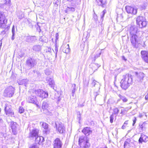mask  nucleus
<instances>
[{
    "label": "nucleus",
    "instance_id": "obj_1",
    "mask_svg": "<svg viewBox=\"0 0 148 148\" xmlns=\"http://www.w3.org/2000/svg\"><path fill=\"white\" fill-rule=\"evenodd\" d=\"M132 82V77L131 75L127 74L123 76V78L121 80V86L124 90H126Z\"/></svg>",
    "mask_w": 148,
    "mask_h": 148
},
{
    "label": "nucleus",
    "instance_id": "obj_2",
    "mask_svg": "<svg viewBox=\"0 0 148 148\" xmlns=\"http://www.w3.org/2000/svg\"><path fill=\"white\" fill-rule=\"evenodd\" d=\"M79 145L81 148H88L90 144L86 136H82L79 138Z\"/></svg>",
    "mask_w": 148,
    "mask_h": 148
},
{
    "label": "nucleus",
    "instance_id": "obj_3",
    "mask_svg": "<svg viewBox=\"0 0 148 148\" xmlns=\"http://www.w3.org/2000/svg\"><path fill=\"white\" fill-rule=\"evenodd\" d=\"M47 75L48 74V77H47V81H48L49 86L53 88L54 90L56 91V87H55V84L53 79V76L52 72L51 71H49L47 70Z\"/></svg>",
    "mask_w": 148,
    "mask_h": 148
},
{
    "label": "nucleus",
    "instance_id": "obj_4",
    "mask_svg": "<svg viewBox=\"0 0 148 148\" xmlns=\"http://www.w3.org/2000/svg\"><path fill=\"white\" fill-rule=\"evenodd\" d=\"M14 88L12 86L7 87L4 90L3 95L6 97H11L14 94Z\"/></svg>",
    "mask_w": 148,
    "mask_h": 148
},
{
    "label": "nucleus",
    "instance_id": "obj_5",
    "mask_svg": "<svg viewBox=\"0 0 148 148\" xmlns=\"http://www.w3.org/2000/svg\"><path fill=\"white\" fill-rule=\"evenodd\" d=\"M5 113L7 116H14V112L12 109V106L8 103H6L5 106Z\"/></svg>",
    "mask_w": 148,
    "mask_h": 148
},
{
    "label": "nucleus",
    "instance_id": "obj_6",
    "mask_svg": "<svg viewBox=\"0 0 148 148\" xmlns=\"http://www.w3.org/2000/svg\"><path fill=\"white\" fill-rule=\"evenodd\" d=\"M145 20V18L142 16H139L137 18L136 23L140 28H142L146 26L147 23Z\"/></svg>",
    "mask_w": 148,
    "mask_h": 148
},
{
    "label": "nucleus",
    "instance_id": "obj_7",
    "mask_svg": "<svg viewBox=\"0 0 148 148\" xmlns=\"http://www.w3.org/2000/svg\"><path fill=\"white\" fill-rule=\"evenodd\" d=\"M55 124L56 126V130L60 134H63L65 131V128L64 125L61 122H56Z\"/></svg>",
    "mask_w": 148,
    "mask_h": 148
},
{
    "label": "nucleus",
    "instance_id": "obj_8",
    "mask_svg": "<svg viewBox=\"0 0 148 148\" xmlns=\"http://www.w3.org/2000/svg\"><path fill=\"white\" fill-rule=\"evenodd\" d=\"M134 141L132 139L130 138L127 139L125 141L124 145V148H130L133 147L136 148V147L134 144Z\"/></svg>",
    "mask_w": 148,
    "mask_h": 148
},
{
    "label": "nucleus",
    "instance_id": "obj_9",
    "mask_svg": "<svg viewBox=\"0 0 148 148\" xmlns=\"http://www.w3.org/2000/svg\"><path fill=\"white\" fill-rule=\"evenodd\" d=\"M125 9L128 13L131 14L133 15L136 14L137 11V9L132 7L130 6L125 7Z\"/></svg>",
    "mask_w": 148,
    "mask_h": 148
},
{
    "label": "nucleus",
    "instance_id": "obj_10",
    "mask_svg": "<svg viewBox=\"0 0 148 148\" xmlns=\"http://www.w3.org/2000/svg\"><path fill=\"white\" fill-rule=\"evenodd\" d=\"M62 143L60 139L57 138L53 142V148H61Z\"/></svg>",
    "mask_w": 148,
    "mask_h": 148
},
{
    "label": "nucleus",
    "instance_id": "obj_11",
    "mask_svg": "<svg viewBox=\"0 0 148 148\" xmlns=\"http://www.w3.org/2000/svg\"><path fill=\"white\" fill-rule=\"evenodd\" d=\"M35 94L38 96L42 98H45L46 97V92L44 91L43 90L39 89L35 91Z\"/></svg>",
    "mask_w": 148,
    "mask_h": 148
},
{
    "label": "nucleus",
    "instance_id": "obj_12",
    "mask_svg": "<svg viewBox=\"0 0 148 148\" xmlns=\"http://www.w3.org/2000/svg\"><path fill=\"white\" fill-rule=\"evenodd\" d=\"M38 130L37 129H33L30 131L29 137L32 138L36 137L38 135Z\"/></svg>",
    "mask_w": 148,
    "mask_h": 148
},
{
    "label": "nucleus",
    "instance_id": "obj_13",
    "mask_svg": "<svg viewBox=\"0 0 148 148\" xmlns=\"http://www.w3.org/2000/svg\"><path fill=\"white\" fill-rule=\"evenodd\" d=\"M131 37L133 36H137L136 34L137 31V28L135 26L131 27L129 30Z\"/></svg>",
    "mask_w": 148,
    "mask_h": 148
},
{
    "label": "nucleus",
    "instance_id": "obj_14",
    "mask_svg": "<svg viewBox=\"0 0 148 148\" xmlns=\"http://www.w3.org/2000/svg\"><path fill=\"white\" fill-rule=\"evenodd\" d=\"M27 101L28 103L36 104L37 101L35 96L31 95L27 98Z\"/></svg>",
    "mask_w": 148,
    "mask_h": 148
},
{
    "label": "nucleus",
    "instance_id": "obj_15",
    "mask_svg": "<svg viewBox=\"0 0 148 148\" xmlns=\"http://www.w3.org/2000/svg\"><path fill=\"white\" fill-rule=\"evenodd\" d=\"M137 38V36H133L131 37V42L132 45L133 47L136 48L138 47V45L136 43Z\"/></svg>",
    "mask_w": 148,
    "mask_h": 148
},
{
    "label": "nucleus",
    "instance_id": "obj_16",
    "mask_svg": "<svg viewBox=\"0 0 148 148\" xmlns=\"http://www.w3.org/2000/svg\"><path fill=\"white\" fill-rule=\"evenodd\" d=\"M148 141V137L145 135L142 134L138 140L139 143L142 144L143 142L146 143Z\"/></svg>",
    "mask_w": 148,
    "mask_h": 148
},
{
    "label": "nucleus",
    "instance_id": "obj_17",
    "mask_svg": "<svg viewBox=\"0 0 148 148\" xmlns=\"http://www.w3.org/2000/svg\"><path fill=\"white\" fill-rule=\"evenodd\" d=\"M141 54L142 58L145 62L148 63V51H141Z\"/></svg>",
    "mask_w": 148,
    "mask_h": 148
},
{
    "label": "nucleus",
    "instance_id": "obj_18",
    "mask_svg": "<svg viewBox=\"0 0 148 148\" xmlns=\"http://www.w3.org/2000/svg\"><path fill=\"white\" fill-rule=\"evenodd\" d=\"M35 60L32 58H29L26 61V64L30 68H31L35 64Z\"/></svg>",
    "mask_w": 148,
    "mask_h": 148
},
{
    "label": "nucleus",
    "instance_id": "obj_19",
    "mask_svg": "<svg viewBox=\"0 0 148 148\" xmlns=\"http://www.w3.org/2000/svg\"><path fill=\"white\" fill-rule=\"evenodd\" d=\"M64 52L67 54L69 52L70 49L69 48V44H63L61 47Z\"/></svg>",
    "mask_w": 148,
    "mask_h": 148
},
{
    "label": "nucleus",
    "instance_id": "obj_20",
    "mask_svg": "<svg viewBox=\"0 0 148 148\" xmlns=\"http://www.w3.org/2000/svg\"><path fill=\"white\" fill-rule=\"evenodd\" d=\"M82 132L86 136H88L92 132L90 128L87 127L84 128Z\"/></svg>",
    "mask_w": 148,
    "mask_h": 148
},
{
    "label": "nucleus",
    "instance_id": "obj_21",
    "mask_svg": "<svg viewBox=\"0 0 148 148\" xmlns=\"http://www.w3.org/2000/svg\"><path fill=\"white\" fill-rule=\"evenodd\" d=\"M136 75H137V80L138 82H142L143 79V78L145 77L144 74L142 72H139L138 73L137 72L136 73Z\"/></svg>",
    "mask_w": 148,
    "mask_h": 148
},
{
    "label": "nucleus",
    "instance_id": "obj_22",
    "mask_svg": "<svg viewBox=\"0 0 148 148\" xmlns=\"http://www.w3.org/2000/svg\"><path fill=\"white\" fill-rule=\"evenodd\" d=\"M17 126L18 125L16 123L12 122L11 123L10 127L12 129V132L14 135L16 134V130Z\"/></svg>",
    "mask_w": 148,
    "mask_h": 148
},
{
    "label": "nucleus",
    "instance_id": "obj_23",
    "mask_svg": "<svg viewBox=\"0 0 148 148\" xmlns=\"http://www.w3.org/2000/svg\"><path fill=\"white\" fill-rule=\"evenodd\" d=\"M7 22L5 19V16L3 12H0V24H3Z\"/></svg>",
    "mask_w": 148,
    "mask_h": 148
},
{
    "label": "nucleus",
    "instance_id": "obj_24",
    "mask_svg": "<svg viewBox=\"0 0 148 148\" xmlns=\"http://www.w3.org/2000/svg\"><path fill=\"white\" fill-rule=\"evenodd\" d=\"M147 123L145 122L143 123H140L139 124V129L142 131H145L146 130V125Z\"/></svg>",
    "mask_w": 148,
    "mask_h": 148
},
{
    "label": "nucleus",
    "instance_id": "obj_25",
    "mask_svg": "<svg viewBox=\"0 0 148 148\" xmlns=\"http://www.w3.org/2000/svg\"><path fill=\"white\" fill-rule=\"evenodd\" d=\"M28 82L29 80L27 79H25L19 81L18 83L19 85H23L26 86L28 84Z\"/></svg>",
    "mask_w": 148,
    "mask_h": 148
},
{
    "label": "nucleus",
    "instance_id": "obj_26",
    "mask_svg": "<svg viewBox=\"0 0 148 148\" xmlns=\"http://www.w3.org/2000/svg\"><path fill=\"white\" fill-rule=\"evenodd\" d=\"M35 38L34 36H28L26 37V41L28 42H33L34 41Z\"/></svg>",
    "mask_w": 148,
    "mask_h": 148
},
{
    "label": "nucleus",
    "instance_id": "obj_27",
    "mask_svg": "<svg viewBox=\"0 0 148 148\" xmlns=\"http://www.w3.org/2000/svg\"><path fill=\"white\" fill-rule=\"evenodd\" d=\"M91 66H92V70L94 71L97 70L99 67L100 66V65L99 64L95 63L92 64Z\"/></svg>",
    "mask_w": 148,
    "mask_h": 148
},
{
    "label": "nucleus",
    "instance_id": "obj_28",
    "mask_svg": "<svg viewBox=\"0 0 148 148\" xmlns=\"http://www.w3.org/2000/svg\"><path fill=\"white\" fill-rule=\"evenodd\" d=\"M118 96L120 98V99L118 100L117 101H120V100H122L123 102H125L127 101V99L125 96L122 95L120 94H119Z\"/></svg>",
    "mask_w": 148,
    "mask_h": 148
},
{
    "label": "nucleus",
    "instance_id": "obj_29",
    "mask_svg": "<svg viewBox=\"0 0 148 148\" xmlns=\"http://www.w3.org/2000/svg\"><path fill=\"white\" fill-rule=\"evenodd\" d=\"M35 142L39 144H40V139L42 140V141H43L44 140V138L43 137L39 136L38 135V136L36 137H35Z\"/></svg>",
    "mask_w": 148,
    "mask_h": 148
},
{
    "label": "nucleus",
    "instance_id": "obj_30",
    "mask_svg": "<svg viewBox=\"0 0 148 148\" xmlns=\"http://www.w3.org/2000/svg\"><path fill=\"white\" fill-rule=\"evenodd\" d=\"M41 47L39 45L34 46L33 47V49L36 51H39Z\"/></svg>",
    "mask_w": 148,
    "mask_h": 148
},
{
    "label": "nucleus",
    "instance_id": "obj_31",
    "mask_svg": "<svg viewBox=\"0 0 148 148\" xmlns=\"http://www.w3.org/2000/svg\"><path fill=\"white\" fill-rule=\"evenodd\" d=\"M54 51L53 49H51L50 47H49L48 49H47V55H52V52L53 53Z\"/></svg>",
    "mask_w": 148,
    "mask_h": 148
},
{
    "label": "nucleus",
    "instance_id": "obj_32",
    "mask_svg": "<svg viewBox=\"0 0 148 148\" xmlns=\"http://www.w3.org/2000/svg\"><path fill=\"white\" fill-rule=\"evenodd\" d=\"M73 88L72 90V92L71 94V95L72 97H74L75 93L76 90V85L75 84H74L73 85Z\"/></svg>",
    "mask_w": 148,
    "mask_h": 148
},
{
    "label": "nucleus",
    "instance_id": "obj_33",
    "mask_svg": "<svg viewBox=\"0 0 148 148\" xmlns=\"http://www.w3.org/2000/svg\"><path fill=\"white\" fill-rule=\"evenodd\" d=\"M119 112V110L117 108H116L113 109V112L112 114L116 115L118 114Z\"/></svg>",
    "mask_w": 148,
    "mask_h": 148
},
{
    "label": "nucleus",
    "instance_id": "obj_34",
    "mask_svg": "<svg viewBox=\"0 0 148 148\" xmlns=\"http://www.w3.org/2000/svg\"><path fill=\"white\" fill-rule=\"evenodd\" d=\"M12 36L11 39L12 40H13L14 38V36L15 33V27L14 25L13 26L12 28Z\"/></svg>",
    "mask_w": 148,
    "mask_h": 148
},
{
    "label": "nucleus",
    "instance_id": "obj_35",
    "mask_svg": "<svg viewBox=\"0 0 148 148\" xmlns=\"http://www.w3.org/2000/svg\"><path fill=\"white\" fill-rule=\"evenodd\" d=\"M35 27L36 28L37 31L39 32H40L42 30L41 29L40 25L38 23H37L35 25Z\"/></svg>",
    "mask_w": 148,
    "mask_h": 148
},
{
    "label": "nucleus",
    "instance_id": "obj_36",
    "mask_svg": "<svg viewBox=\"0 0 148 148\" xmlns=\"http://www.w3.org/2000/svg\"><path fill=\"white\" fill-rule=\"evenodd\" d=\"M99 2H98V5H101L103 7V5L106 4L105 2H104L103 0H99Z\"/></svg>",
    "mask_w": 148,
    "mask_h": 148
},
{
    "label": "nucleus",
    "instance_id": "obj_37",
    "mask_svg": "<svg viewBox=\"0 0 148 148\" xmlns=\"http://www.w3.org/2000/svg\"><path fill=\"white\" fill-rule=\"evenodd\" d=\"M68 1L75 3L76 4H78L80 2V0H67Z\"/></svg>",
    "mask_w": 148,
    "mask_h": 148
},
{
    "label": "nucleus",
    "instance_id": "obj_38",
    "mask_svg": "<svg viewBox=\"0 0 148 148\" xmlns=\"http://www.w3.org/2000/svg\"><path fill=\"white\" fill-rule=\"evenodd\" d=\"M42 123V127H43L45 130L44 132L45 133H46V123L44 122H41L40 123V124Z\"/></svg>",
    "mask_w": 148,
    "mask_h": 148
},
{
    "label": "nucleus",
    "instance_id": "obj_39",
    "mask_svg": "<svg viewBox=\"0 0 148 148\" xmlns=\"http://www.w3.org/2000/svg\"><path fill=\"white\" fill-rule=\"evenodd\" d=\"M5 3L4 4V5H7L8 7H9L10 6V0H5Z\"/></svg>",
    "mask_w": 148,
    "mask_h": 148
},
{
    "label": "nucleus",
    "instance_id": "obj_40",
    "mask_svg": "<svg viewBox=\"0 0 148 148\" xmlns=\"http://www.w3.org/2000/svg\"><path fill=\"white\" fill-rule=\"evenodd\" d=\"M67 10L68 11L74 12L75 11V9L74 8L72 7H68L67 8Z\"/></svg>",
    "mask_w": 148,
    "mask_h": 148
},
{
    "label": "nucleus",
    "instance_id": "obj_41",
    "mask_svg": "<svg viewBox=\"0 0 148 148\" xmlns=\"http://www.w3.org/2000/svg\"><path fill=\"white\" fill-rule=\"evenodd\" d=\"M24 109L23 107H20L19 108L18 110V112L20 114L23 113L24 112Z\"/></svg>",
    "mask_w": 148,
    "mask_h": 148
},
{
    "label": "nucleus",
    "instance_id": "obj_42",
    "mask_svg": "<svg viewBox=\"0 0 148 148\" xmlns=\"http://www.w3.org/2000/svg\"><path fill=\"white\" fill-rule=\"evenodd\" d=\"M101 54V52H98V53L97 54H96V55L95 56L94 59L95 61V60L96 59H97V58L98 57H99L100 56Z\"/></svg>",
    "mask_w": 148,
    "mask_h": 148
},
{
    "label": "nucleus",
    "instance_id": "obj_43",
    "mask_svg": "<svg viewBox=\"0 0 148 148\" xmlns=\"http://www.w3.org/2000/svg\"><path fill=\"white\" fill-rule=\"evenodd\" d=\"M42 108L44 110H46V102L43 103L42 106Z\"/></svg>",
    "mask_w": 148,
    "mask_h": 148
},
{
    "label": "nucleus",
    "instance_id": "obj_44",
    "mask_svg": "<svg viewBox=\"0 0 148 148\" xmlns=\"http://www.w3.org/2000/svg\"><path fill=\"white\" fill-rule=\"evenodd\" d=\"M105 13L104 11H103L100 14L101 16V20L102 21L103 20V18L104 17Z\"/></svg>",
    "mask_w": 148,
    "mask_h": 148
},
{
    "label": "nucleus",
    "instance_id": "obj_45",
    "mask_svg": "<svg viewBox=\"0 0 148 148\" xmlns=\"http://www.w3.org/2000/svg\"><path fill=\"white\" fill-rule=\"evenodd\" d=\"M128 121H125L122 127V128L123 129H124L125 128V127L128 124Z\"/></svg>",
    "mask_w": 148,
    "mask_h": 148
},
{
    "label": "nucleus",
    "instance_id": "obj_46",
    "mask_svg": "<svg viewBox=\"0 0 148 148\" xmlns=\"http://www.w3.org/2000/svg\"><path fill=\"white\" fill-rule=\"evenodd\" d=\"M114 115L112 114L110 117V122L111 123H112L114 119Z\"/></svg>",
    "mask_w": 148,
    "mask_h": 148
},
{
    "label": "nucleus",
    "instance_id": "obj_47",
    "mask_svg": "<svg viewBox=\"0 0 148 148\" xmlns=\"http://www.w3.org/2000/svg\"><path fill=\"white\" fill-rule=\"evenodd\" d=\"M27 21L28 23V25L29 26L30 28H32L33 27V25L32 23L28 20H27Z\"/></svg>",
    "mask_w": 148,
    "mask_h": 148
},
{
    "label": "nucleus",
    "instance_id": "obj_48",
    "mask_svg": "<svg viewBox=\"0 0 148 148\" xmlns=\"http://www.w3.org/2000/svg\"><path fill=\"white\" fill-rule=\"evenodd\" d=\"M29 148H39V147L37 145L34 144L31 146Z\"/></svg>",
    "mask_w": 148,
    "mask_h": 148
},
{
    "label": "nucleus",
    "instance_id": "obj_49",
    "mask_svg": "<svg viewBox=\"0 0 148 148\" xmlns=\"http://www.w3.org/2000/svg\"><path fill=\"white\" fill-rule=\"evenodd\" d=\"M147 40L146 41L144 42L143 44L142 45V46L143 47H145L146 46V44H147V40Z\"/></svg>",
    "mask_w": 148,
    "mask_h": 148
},
{
    "label": "nucleus",
    "instance_id": "obj_50",
    "mask_svg": "<svg viewBox=\"0 0 148 148\" xmlns=\"http://www.w3.org/2000/svg\"><path fill=\"white\" fill-rule=\"evenodd\" d=\"M59 3V1L58 0H54L53 1V3L55 4L58 5V4Z\"/></svg>",
    "mask_w": 148,
    "mask_h": 148
},
{
    "label": "nucleus",
    "instance_id": "obj_51",
    "mask_svg": "<svg viewBox=\"0 0 148 148\" xmlns=\"http://www.w3.org/2000/svg\"><path fill=\"white\" fill-rule=\"evenodd\" d=\"M84 101L83 103L82 104L79 103L78 104V106L80 107H83L84 106Z\"/></svg>",
    "mask_w": 148,
    "mask_h": 148
},
{
    "label": "nucleus",
    "instance_id": "obj_52",
    "mask_svg": "<svg viewBox=\"0 0 148 148\" xmlns=\"http://www.w3.org/2000/svg\"><path fill=\"white\" fill-rule=\"evenodd\" d=\"M136 117H134V119L133 120V123L132 124V125L133 126H134V124L136 123Z\"/></svg>",
    "mask_w": 148,
    "mask_h": 148
},
{
    "label": "nucleus",
    "instance_id": "obj_53",
    "mask_svg": "<svg viewBox=\"0 0 148 148\" xmlns=\"http://www.w3.org/2000/svg\"><path fill=\"white\" fill-rule=\"evenodd\" d=\"M96 81L95 80H93L92 82L91 83L92 86L93 87L96 84L95 83Z\"/></svg>",
    "mask_w": 148,
    "mask_h": 148
},
{
    "label": "nucleus",
    "instance_id": "obj_54",
    "mask_svg": "<svg viewBox=\"0 0 148 148\" xmlns=\"http://www.w3.org/2000/svg\"><path fill=\"white\" fill-rule=\"evenodd\" d=\"M125 110L124 109H121V112L120 113L121 114H124L125 113Z\"/></svg>",
    "mask_w": 148,
    "mask_h": 148
},
{
    "label": "nucleus",
    "instance_id": "obj_55",
    "mask_svg": "<svg viewBox=\"0 0 148 148\" xmlns=\"http://www.w3.org/2000/svg\"><path fill=\"white\" fill-rule=\"evenodd\" d=\"M55 51H56V56H57V53L58 51V48L57 47H55Z\"/></svg>",
    "mask_w": 148,
    "mask_h": 148
},
{
    "label": "nucleus",
    "instance_id": "obj_56",
    "mask_svg": "<svg viewBox=\"0 0 148 148\" xmlns=\"http://www.w3.org/2000/svg\"><path fill=\"white\" fill-rule=\"evenodd\" d=\"M44 38V36H42L41 37V38H40V40H41L42 41V42H45V40H42V39H43V38Z\"/></svg>",
    "mask_w": 148,
    "mask_h": 148
},
{
    "label": "nucleus",
    "instance_id": "obj_57",
    "mask_svg": "<svg viewBox=\"0 0 148 148\" xmlns=\"http://www.w3.org/2000/svg\"><path fill=\"white\" fill-rule=\"evenodd\" d=\"M99 94L98 92H94V95L95 96V99L96 98V96Z\"/></svg>",
    "mask_w": 148,
    "mask_h": 148
},
{
    "label": "nucleus",
    "instance_id": "obj_58",
    "mask_svg": "<svg viewBox=\"0 0 148 148\" xmlns=\"http://www.w3.org/2000/svg\"><path fill=\"white\" fill-rule=\"evenodd\" d=\"M130 109V108H124V109L125 110V112H127Z\"/></svg>",
    "mask_w": 148,
    "mask_h": 148
},
{
    "label": "nucleus",
    "instance_id": "obj_59",
    "mask_svg": "<svg viewBox=\"0 0 148 148\" xmlns=\"http://www.w3.org/2000/svg\"><path fill=\"white\" fill-rule=\"evenodd\" d=\"M145 99L146 100H148V93H147V94L145 96Z\"/></svg>",
    "mask_w": 148,
    "mask_h": 148
},
{
    "label": "nucleus",
    "instance_id": "obj_60",
    "mask_svg": "<svg viewBox=\"0 0 148 148\" xmlns=\"http://www.w3.org/2000/svg\"><path fill=\"white\" fill-rule=\"evenodd\" d=\"M47 143H48L49 144V145H48L49 146V145H50L51 144V142L49 140H48V141H47Z\"/></svg>",
    "mask_w": 148,
    "mask_h": 148
},
{
    "label": "nucleus",
    "instance_id": "obj_61",
    "mask_svg": "<svg viewBox=\"0 0 148 148\" xmlns=\"http://www.w3.org/2000/svg\"><path fill=\"white\" fill-rule=\"evenodd\" d=\"M47 115L48 114L51 115V112H50L49 111H48L47 112Z\"/></svg>",
    "mask_w": 148,
    "mask_h": 148
},
{
    "label": "nucleus",
    "instance_id": "obj_62",
    "mask_svg": "<svg viewBox=\"0 0 148 148\" xmlns=\"http://www.w3.org/2000/svg\"><path fill=\"white\" fill-rule=\"evenodd\" d=\"M3 122V120L2 119L0 118V124Z\"/></svg>",
    "mask_w": 148,
    "mask_h": 148
},
{
    "label": "nucleus",
    "instance_id": "obj_63",
    "mask_svg": "<svg viewBox=\"0 0 148 148\" xmlns=\"http://www.w3.org/2000/svg\"><path fill=\"white\" fill-rule=\"evenodd\" d=\"M77 117L78 118H79L80 117V112H78Z\"/></svg>",
    "mask_w": 148,
    "mask_h": 148
},
{
    "label": "nucleus",
    "instance_id": "obj_64",
    "mask_svg": "<svg viewBox=\"0 0 148 148\" xmlns=\"http://www.w3.org/2000/svg\"><path fill=\"white\" fill-rule=\"evenodd\" d=\"M47 133H48V131L49 130L48 129V124H47Z\"/></svg>",
    "mask_w": 148,
    "mask_h": 148
}]
</instances>
